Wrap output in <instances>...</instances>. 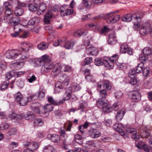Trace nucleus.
I'll list each match as a JSON object with an SVG mask.
<instances>
[{"label": "nucleus", "instance_id": "7", "mask_svg": "<svg viewBox=\"0 0 152 152\" xmlns=\"http://www.w3.org/2000/svg\"><path fill=\"white\" fill-rule=\"evenodd\" d=\"M20 54V51L17 50H10L7 51L5 53L6 58H8L15 59Z\"/></svg>", "mask_w": 152, "mask_h": 152}, {"label": "nucleus", "instance_id": "4", "mask_svg": "<svg viewBox=\"0 0 152 152\" xmlns=\"http://www.w3.org/2000/svg\"><path fill=\"white\" fill-rule=\"evenodd\" d=\"M105 14H102L96 17L95 18V19H107V22L108 23H114L118 21L120 18V16L119 15H115L114 16L110 15L108 17H105Z\"/></svg>", "mask_w": 152, "mask_h": 152}, {"label": "nucleus", "instance_id": "33", "mask_svg": "<svg viewBox=\"0 0 152 152\" xmlns=\"http://www.w3.org/2000/svg\"><path fill=\"white\" fill-rule=\"evenodd\" d=\"M132 19L133 20V23H140L141 21L140 17H138L137 15H132Z\"/></svg>", "mask_w": 152, "mask_h": 152}, {"label": "nucleus", "instance_id": "59", "mask_svg": "<svg viewBox=\"0 0 152 152\" xmlns=\"http://www.w3.org/2000/svg\"><path fill=\"white\" fill-rule=\"evenodd\" d=\"M123 93L120 91H117L115 93V96L116 98H121L123 95Z\"/></svg>", "mask_w": 152, "mask_h": 152}, {"label": "nucleus", "instance_id": "23", "mask_svg": "<svg viewBox=\"0 0 152 152\" xmlns=\"http://www.w3.org/2000/svg\"><path fill=\"white\" fill-rule=\"evenodd\" d=\"M46 9L47 7L45 4L43 3H40L37 11V13L38 14H42L46 10Z\"/></svg>", "mask_w": 152, "mask_h": 152}, {"label": "nucleus", "instance_id": "16", "mask_svg": "<svg viewBox=\"0 0 152 152\" xmlns=\"http://www.w3.org/2000/svg\"><path fill=\"white\" fill-rule=\"evenodd\" d=\"M42 151L43 152H57L56 149L50 145L45 146L43 148Z\"/></svg>", "mask_w": 152, "mask_h": 152}, {"label": "nucleus", "instance_id": "47", "mask_svg": "<svg viewBox=\"0 0 152 152\" xmlns=\"http://www.w3.org/2000/svg\"><path fill=\"white\" fill-rule=\"evenodd\" d=\"M13 12L11 10V8H7L5 10V14L7 16H9L10 18H11L12 17V14Z\"/></svg>", "mask_w": 152, "mask_h": 152}, {"label": "nucleus", "instance_id": "32", "mask_svg": "<svg viewBox=\"0 0 152 152\" xmlns=\"http://www.w3.org/2000/svg\"><path fill=\"white\" fill-rule=\"evenodd\" d=\"M39 146V144L36 142H34L32 143H30V146L28 148L29 149L32 150L33 151H34L38 148Z\"/></svg>", "mask_w": 152, "mask_h": 152}, {"label": "nucleus", "instance_id": "48", "mask_svg": "<svg viewBox=\"0 0 152 152\" xmlns=\"http://www.w3.org/2000/svg\"><path fill=\"white\" fill-rule=\"evenodd\" d=\"M128 48L127 45L126 44H122L121 45L120 47V52L122 53H126V48Z\"/></svg>", "mask_w": 152, "mask_h": 152}, {"label": "nucleus", "instance_id": "9", "mask_svg": "<svg viewBox=\"0 0 152 152\" xmlns=\"http://www.w3.org/2000/svg\"><path fill=\"white\" fill-rule=\"evenodd\" d=\"M90 136L92 138H95L99 137L101 135L100 132L98 130L94 129H91L88 130Z\"/></svg>", "mask_w": 152, "mask_h": 152}, {"label": "nucleus", "instance_id": "57", "mask_svg": "<svg viewBox=\"0 0 152 152\" xmlns=\"http://www.w3.org/2000/svg\"><path fill=\"white\" fill-rule=\"evenodd\" d=\"M86 79L88 82H94L95 80L94 79L93 77L90 75H87L85 76Z\"/></svg>", "mask_w": 152, "mask_h": 152}, {"label": "nucleus", "instance_id": "31", "mask_svg": "<svg viewBox=\"0 0 152 152\" xmlns=\"http://www.w3.org/2000/svg\"><path fill=\"white\" fill-rule=\"evenodd\" d=\"M48 43L45 42H42L39 44L37 45V48L39 49L43 50L45 49L48 47Z\"/></svg>", "mask_w": 152, "mask_h": 152}, {"label": "nucleus", "instance_id": "28", "mask_svg": "<svg viewBox=\"0 0 152 152\" xmlns=\"http://www.w3.org/2000/svg\"><path fill=\"white\" fill-rule=\"evenodd\" d=\"M88 50L89 51V54L93 56H96L98 54L97 49L94 47H89Z\"/></svg>", "mask_w": 152, "mask_h": 152}, {"label": "nucleus", "instance_id": "38", "mask_svg": "<svg viewBox=\"0 0 152 152\" xmlns=\"http://www.w3.org/2000/svg\"><path fill=\"white\" fill-rule=\"evenodd\" d=\"M143 53L145 55H150L152 54V50L149 47H146L143 50Z\"/></svg>", "mask_w": 152, "mask_h": 152}, {"label": "nucleus", "instance_id": "34", "mask_svg": "<svg viewBox=\"0 0 152 152\" xmlns=\"http://www.w3.org/2000/svg\"><path fill=\"white\" fill-rule=\"evenodd\" d=\"M71 95V93H69L68 91H66L63 95V99L61 101H62L63 103H64V101L70 99Z\"/></svg>", "mask_w": 152, "mask_h": 152}, {"label": "nucleus", "instance_id": "52", "mask_svg": "<svg viewBox=\"0 0 152 152\" xmlns=\"http://www.w3.org/2000/svg\"><path fill=\"white\" fill-rule=\"evenodd\" d=\"M34 123L38 126H41L43 124V122L42 119L40 118H37L35 119Z\"/></svg>", "mask_w": 152, "mask_h": 152}, {"label": "nucleus", "instance_id": "50", "mask_svg": "<svg viewBox=\"0 0 152 152\" xmlns=\"http://www.w3.org/2000/svg\"><path fill=\"white\" fill-rule=\"evenodd\" d=\"M68 7V5L66 6H63L61 7H60V13L61 15L62 16H64V12L65 10H66L67 9V7Z\"/></svg>", "mask_w": 152, "mask_h": 152}, {"label": "nucleus", "instance_id": "1", "mask_svg": "<svg viewBox=\"0 0 152 152\" xmlns=\"http://www.w3.org/2000/svg\"><path fill=\"white\" fill-rule=\"evenodd\" d=\"M117 56L116 54H114L110 58L104 57L103 59L100 58H96L94 60V64L98 66L104 64L107 69H111L113 68L115 64L117 61Z\"/></svg>", "mask_w": 152, "mask_h": 152}, {"label": "nucleus", "instance_id": "44", "mask_svg": "<svg viewBox=\"0 0 152 152\" xmlns=\"http://www.w3.org/2000/svg\"><path fill=\"white\" fill-rule=\"evenodd\" d=\"M24 12V10L21 8L17 9L15 11V13L16 16H20L22 15Z\"/></svg>", "mask_w": 152, "mask_h": 152}, {"label": "nucleus", "instance_id": "36", "mask_svg": "<svg viewBox=\"0 0 152 152\" xmlns=\"http://www.w3.org/2000/svg\"><path fill=\"white\" fill-rule=\"evenodd\" d=\"M132 18L131 15L127 14L124 16L122 18V20L124 22H129L132 20Z\"/></svg>", "mask_w": 152, "mask_h": 152}, {"label": "nucleus", "instance_id": "21", "mask_svg": "<svg viewBox=\"0 0 152 152\" xmlns=\"http://www.w3.org/2000/svg\"><path fill=\"white\" fill-rule=\"evenodd\" d=\"M24 116H23V119L25 118L26 120H34L35 118V115L32 112H29L25 115L23 114Z\"/></svg>", "mask_w": 152, "mask_h": 152}, {"label": "nucleus", "instance_id": "27", "mask_svg": "<svg viewBox=\"0 0 152 152\" xmlns=\"http://www.w3.org/2000/svg\"><path fill=\"white\" fill-rule=\"evenodd\" d=\"M137 147L140 149L142 148L145 151L147 152H150L151 149V148H150L148 145L145 144L142 145L139 144L137 145Z\"/></svg>", "mask_w": 152, "mask_h": 152}, {"label": "nucleus", "instance_id": "54", "mask_svg": "<svg viewBox=\"0 0 152 152\" xmlns=\"http://www.w3.org/2000/svg\"><path fill=\"white\" fill-rule=\"evenodd\" d=\"M6 75V77L7 79L8 80L13 76H14L15 77V72L13 71H11V72L7 73Z\"/></svg>", "mask_w": 152, "mask_h": 152}, {"label": "nucleus", "instance_id": "37", "mask_svg": "<svg viewBox=\"0 0 152 152\" xmlns=\"http://www.w3.org/2000/svg\"><path fill=\"white\" fill-rule=\"evenodd\" d=\"M103 86L105 89L110 90L111 89V86L110 83L108 80L105 81L104 82Z\"/></svg>", "mask_w": 152, "mask_h": 152}, {"label": "nucleus", "instance_id": "15", "mask_svg": "<svg viewBox=\"0 0 152 152\" xmlns=\"http://www.w3.org/2000/svg\"><path fill=\"white\" fill-rule=\"evenodd\" d=\"M113 128L116 131L122 133L123 134V135L124 134L123 131L124 126L121 124H115L113 125Z\"/></svg>", "mask_w": 152, "mask_h": 152}, {"label": "nucleus", "instance_id": "42", "mask_svg": "<svg viewBox=\"0 0 152 152\" xmlns=\"http://www.w3.org/2000/svg\"><path fill=\"white\" fill-rule=\"evenodd\" d=\"M88 26L90 27L92 29L95 30V31H97L99 32L100 27V26L99 24L91 23L88 25Z\"/></svg>", "mask_w": 152, "mask_h": 152}, {"label": "nucleus", "instance_id": "5", "mask_svg": "<svg viewBox=\"0 0 152 152\" xmlns=\"http://www.w3.org/2000/svg\"><path fill=\"white\" fill-rule=\"evenodd\" d=\"M72 69L70 66L67 65H64L62 66L60 63H57L55 64V66L53 69V72H56L57 74H59L60 72H69L71 71Z\"/></svg>", "mask_w": 152, "mask_h": 152}, {"label": "nucleus", "instance_id": "6", "mask_svg": "<svg viewBox=\"0 0 152 152\" xmlns=\"http://www.w3.org/2000/svg\"><path fill=\"white\" fill-rule=\"evenodd\" d=\"M104 105V106L102 108L104 112L107 113H109L112 111L113 110L114 111H117L121 106V104L118 102L115 103L112 107L107 103L105 104Z\"/></svg>", "mask_w": 152, "mask_h": 152}, {"label": "nucleus", "instance_id": "19", "mask_svg": "<svg viewBox=\"0 0 152 152\" xmlns=\"http://www.w3.org/2000/svg\"><path fill=\"white\" fill-rule=\"evenodd\" d=\"M87 32L84 29L78 30L75 32L73 34V36L75 37H79L81 36H85L87 34Z\"/></svg>", "mask_w": 152, "mask_h": 152}, {"label": "nucleus", "instance_id": "29", "mask_svg": "<svg viewBox=\"0 0 152 152\" xmlns=\"http://www.w3.org/2000/svg\"><path fill=\"white\" fill-rule=\"evenodd\" d=\"M74 139L75 142L81 145L83 143V138L82 136L79 134H77L75 135Z\"/></svg>", "mask_w": 152, "mask_h": 152}, {"label": "nucleus", "instance_id": "26", "mask_svg": "<svg viewBox=\"0 0 152 152\" xmlns=\"http://www.w3.org/2000/svg\"><path fill=\"white\" fill-rule=\"evenodd\" d=\"M10 22L11 25L13 26L14 25L19 24L20 23V18L18 16H15L12 18Z\"/></svg>", "mask_w": 152, "mask_h": 152}, {"label": "nucleus", "instance_id": "17", "mask_svg": "<svg viewBox=\"0 0 152 152\" xmlns=\"http://www.w3.org/2000/svg\"><path fill=\"white\" fill-rule=\"evenodd\" d=\"M93 123H89L86 121L83 125H81L79 126V130L82 133H84V131L83 129H87L88 127H91V125Z\"/></svg>", "mask_w": 152, "mask_h": 152}, {"label": "nucleus", "instance_id": "13", "mask_svg": "<svg viewBox=\"0 0 152 152\" xmlns=\"http://www.w3.org/2000/svg\"><path fill=\"white\" fill-rule=\"evenodd\" d=\"M75 41H69L67 42L64 40L63 43V46L66 49H70L73 47L75 43Z\"/></svg>", "mask_w": 152, "mask_h": 152}, {"label": "nucleus", "instance_id": "61", "mask_svg": "<svg viewBox=\"0 0 152 152\" xmlns=\"http://www.w3.org/2000/svg\"><path fill=\"white\" fill-rule=\"evenodd\" d=\"M14 26V28L15 31L16 30H17L19 32H21L22 29L20 28L21 27V25L19 23L17 24H15L13 25Z\"/></svg>", "mask_w": 152, "mask_h": 152}, {"label": "nucleus", "instance_id": "49", "mask_svg": "<svg viewBox=\"0 0 152 152\" xmlns=\"http://www.w3.org/2000/svg\"><path fill=\"white\" fill-rule=\"evenodd\" d=\"M28 102L34 101L38 98V96L36 94H34L27 98Z\"/></svg>", "mask_w": 152, "mask_h": 152}, {"label": "nucleus", "instance_id": "56", "mask_svg": "<svg viewBox=\"0 0 152 152\" xmlns=\"http://www.w3.org/2000/svg\"><path fill=\"white\" fill-rule=\"evenodd\" d=\"M141 137L139 133L138 134L137 132L133 134L132 136V138L134 139L135 140H139Z\"/></svg>", "mask_w": 152, "mask_h": 152}, {"label": "nucleus", "instance_id": "35", "mask_svg": "<svg viewBox=\"0 0 152 152\" xmlns=\"http://www.w3.org/2000/svg\"><path fill=\"white\" fill-rule=\"evenodd\" d=\"M29 10L31 11L35 12L37 10L38 7L37 5L35 4H31L28 6Z\"/></svg>", "mask_w": 152, "mask_h": 152}, {"label": "nucleus", "instance_id": "18", "mask_svg": "<svg viewBox=\"0 0 152 152\" xmlns=\"http://www.w3.org/2000/svg\"><path fill=\"white\" fill-rule=\"evenodd\" d=\"M125 112L124 110L119 111L115 115V119L116 120L119 122L121 121L122 119Z\"/></svg>", "mask_w": 152, "mask_h": 152}, {"label": "nucleus", "instance_id": "46", "mask_svg": "<svg viewBox=\"0 0 152 152\" xmlns=\"http://www.w3.org/2000/svg\"><path fill=\"white\" fill-rule=\"evenodd\" d=\"M106 89H102L100 91V96L101 98L104 99L107 96V94Z\"/></svg>", "mask_w": 152, "mask_h": 152}, {"label": "nucleus", "instance_id": "2", "mask_svg": "<svg viewBox=\"0 0 152 152\" xmlns=\"http://www.w3.org/2000/svg\"><path fill=\"white\" fill-rule=\"evenodd\" d=\"M35 62L36 66H42L41 71L42 72H46L53 67V64L51 62L49 57L46 55L42 56L41 59L37 60Z\"/></svg>", "mask_w": 152, "mask_h": 152}, {"label": "nucleus", "instance_id": "63", "mask_svg": "<svg viewBox=\"0 0 152 152\" xmlns=\"http://www.w3.org/2000/svg\"><path fill=\"white\" fill-rule=\"evenodd\" d=\"M17 132L16 129L15 128L10 129L8 132V134L10 135H14Z\"/></svg>", "mask_w": 152, "mask_h": 152}, {"label": "nucleus", "instance_id": "51", "mask_svg": "<svg viewBox=\"0 0 152 152\" xmlns=\"http://www.w3.org/2000/svg\"><path fill=\"white\" fill-rule=\"evenodd\" d=\"M63 39L57 40L53 42V45L55 46H57L58 45H61V46H63Z\"/></svg>", "mask_w": 152, "mask_h": 152}, {"label": "nucleus", "instance_id": "11", "mask_svg": "<svg viewBox=\"0 0 152 152\" xmlns=\"http://www.w3.org/2000/svg\"><path fill=\"white\" fill-rule=\"evenodd\" d=\"M141 95L139 92L134 91L132 93V101L137 102L141 99Z\"/></svg>", "mask_w": 152, "mask_h": 152}, {"label": "nucleus", "instance_id": "25", "mask_svg": "<svg viewBox=\"0 0 152 152\" xmlns=\"http://www.w3.org/2000/svg\"><path fill=\"white\" fill-rule=\"evenodd\" d=\"M52 12V10H49L46 13L44 18L45 22L46 24H48L50 23L49 19L51 18L53 16Z\"/></svg>", "mask_w": 152, "mask_h": 152}, {"label": "nucleus", "instance_id": "8", "mask_svg": "<svg viewBox=\"0 0 152 152\" xmlns=\"http://www.w3.org/2000/svg\"><path fill=\"white\" fill-rule=\"evenodd\" d=\"M47 138L52 142L55 143L59 142L61 140L60 136L56 134H49L47 135Z\"/></svg>", "mask_w": 152, "mask_h": 152}, {"label": "nucleus", "instance_id": "30", "mask_svg": "<svg viewBox=\"0 0 152 152\" xmlns=\"http://www.w3.org/2000/svg\"><path fill=\"white\" fill-rule=\"evenodd\" d=\"M104 99L100 98L97 101L96 105L99 108H102L104 106L105 104L107 103L104 102Z\"/></svg>", "mask_w": 152, "mask_h": 152}, {"label": "nucleus", "instance_id": "58", "mask_svg": "<svg viewBox=\"0 0 152 152\" xmlns=\"http://www.w3.org/2000/svg\"><path fill=\"white\" fill-rule=\"evenodd\" d=\"M149 72V69L148 67H146L143 69V70L142 74L143 76L146 77L148 76Z\"/></svg>", "mask_w": 152, "mask_h": 152}, {"label": "nucleus", "instance_id": "64", "mask_svg": "<svg viewBox=\"0 0 152 152\" xmlns=\"http://www.w3.org/2000/svg\"><path fill=\"white\" fill-rule=\"evenodd\" d=\"M8 85V83L7 82H4L1 85L0 88L2 90H4L7 88Z\"/></svg>", "mask_w": 152, "mask_h": 152}, {"label": "nucleus", "instance_id": "53", "mask_svg": "<svg viewBox=\"0 0 152 152\" xmlns=\"http://www.w3.org/2000/svg\"><path fill=\"white\" fill-rule=\"evenodd\" d=\"M87 106V104L84 102H80L78 106V110L82 109L81 111H83V109Z\"/></svg>", "mask_w": 152, "mask_h": 152}, {"label": "nucleus", "instance_id": "62", "mask_svg": "<svg viewBox=\"0 0 152 152\" xmlns=\"http://www.w3.org/2000/svg\"><path fill=\"white\" fill-rule=\"evenodd\" d=\"M107 30L108 28L106 26H104L103 28H102L100 26L99 32L102 34L107 32Z\"/></svg>", "mask_w": 152, "mask_h": 152}, {"label": "nucleus", "instance_id": "3", "mask_svg": "<svg viewBox=\"0 0 152 152\" xmlns=\"http://www.w3.org/2000/svg\"><path fill=\"white\" fill-rule=\"evenodd\" d=\"M144 67V63L141 61L139 63L135 69L132 70L129 74L130 77V83L132 85L137 84L138 82L137 77L135 75L136 73H140L141 72Z\"/></svg>", "mask_w": 152, "mask_h": 152}, {"label": "nucleus", "instance_id": "45", "mask_svg": "<svg viewBox=\"0 0 152 152\" xmlns=\"http://www.w3.org/2000/svg\"><path fill=\"white\" fill-rule=\"evenodd\" d=\"M64 84V83L61 84L60 82H57L55 85L56 90L59 91V90L64 88V86H63Z\"/></svg>", "mask_w": 152, "mask_h": 152}, {"label": "nucleus", "instance_id": "14", "mask_svg": "<svg viewBox=\"0 0 152 152\" xmlns=\"http://www.w3.org/2000/svg\"><path fill=\"white\" fill-rule=\"evenodd\" d=\"M108 42L109 44L112 45L117 43L116 37L114 34H111L109 35Z\"/></svg>", "mask_w": 152, "mask_h": 152}, {"label": "nucleus", "instance_id": "39", "mask_svg": "<svg viewBox=\"0 0 152 152\" xmlns=\"http://www.w3.org/2000/svg\"><path fill=\"white\" fill-rule=\"evenodd\" d=\"M28 102V98L26 97H22L20 101L18 103L21 106H24L26 105Z\"/></svg>", "mask_w": 152, "mask_h": 152}, {"label": "nucleus", "instance_id": "55", "mask_svg": "<svg viewBox=\"0 0 152 152\" xmlns=\"http://www.w3.org/2000/svg\"><path fill=\"white\" fill-rule=\"evenodd\" d=\"M92 61L93 60L91 57H87L85 60V63L84 64V65L85 66L86 65H88L92 63Z\"/></svg>", "mask_w": 152, "mask_h": 152}, {"label": "nucleus", "instance_id": "40", "mask_svg": "<svg viewBox=\"0 0 152 152\" xmlns=\"http://www.w3.org/2000/svg\"><path fill=\"white\" fill-rule=\"evenodd\" d=\"M53 107L50 104H46L45 105L44 108L46 111L48 112L51 111L53 110Z\"/></svg>", "mask_w": 152, "mask_h": 152}, {"label": "nucleus", "instance_id": "24", "mask_svg": "<svg viewBox=\"0 0 152 152\" xmlns=\"http://www.w3.org/2000/svg\"><path fill=\"white\" fill-rule=\"evenodd\" d=\"M48 101L50 103L56 105H60L63 103L62 101H57L56 100H55L53 97L51 96L48 97Z\"/></svg>", "mask_w": 152, "mask_h": 152}, {"label": "nucleus", "instance_id": "41", "mask_svg": "<svg viewBox=\"0 0 152 152\" xmlns=\"http://www.w3.org/2000/svg\"><path fill=\"white\" fill-rule=\"evenodd\" d=\"M84 5L87 8H90L92 5L91 0H83Z\"/></svg>", "mask_w": 152, "mask_h": 152}, {"label": "nucleus", "instance_id": "22", "mask_svg": "<svg viewBox=\"0 0 152 152\" xmlns=\"http://www.w3.org/2000/svg\"><path fill=\"white\" fill-rule=\"evenodd\" d=\"M40 21L39 18L37 17H34L31 19L28 23V25L34 26L38 23Z\"/></svg>", "mask_w": 152, "mask_h": 152}, {"label": "nucleus", "instance_id": "60", "mask_svg": "<svg viewBox=\"0 0 152 152\" xmlns=\"http://www.w3.org/2000/svg\"><path fill=\"white\" fill-rule=\"evenodd\" d=\"M126 131L130 134L135 133L137 132L136 129L134 128H127L126 129Z\"/></svg>", "mask_w": 152, "mask_h": 152}, {"label": "nucleus", "instance_id": "12", "mask_svg": "<svg viewBox=\"0 0 152 152\" xmlns=\"http://www.w3.org/2000/svg\"><path fill=\"white\" fill-rule=\"evenodd\" d=\"M146 26H142L140 28V32L141 34L142 35H145L148 34L150 31V25L147 23Z\"/></svg>", "mask_w": 152, "mask_h": 152}, {"label": "nucleus", "instance_id": "20", "mask_svg": "<svg viewBox=\"0 0 152 152\" xmlns=\"http://www.w3.org/2000/svg\"><path fill=\"white\" fill-rule=\"evenodd\" d=\"M11 118L14 121H18L23 119V114H17L15 113H12L11 114Z\"/></svg>", "mask_w": 152, "mask_h": 152}, {"label": "nucleus", "instance_id": "10", "mask_svg": "<svg viewBox=\"0 0 152 152\" xmlns=\"http://www.w3.org/2000/svg\"><path fill=\"white\" fill-rule=\"evenodd\" d=\"M138 131L140 137L142 138H148L150 135V130L148 129L147 130L146 128H141Z\"/></svg>", "mask_w": 152, "mask_h": 152}, {"label": "nucleus", "instance_id": "43", "mask_svg": "<svg viewBox=\"0 0 152 152\" xmlns=\"http://www.w3.org/2000/svg\"><path fill=\"white\" fill-rule=\"evenodd\" d=\"M22 97L23 96L22 94L21 93L19 92H18L14 95L15 100L18 103L19 102V101H20Z\"/></svg>", "mask_w": 152, "mask_h": 152}]
</instances>
